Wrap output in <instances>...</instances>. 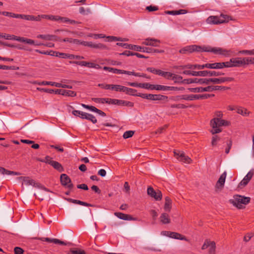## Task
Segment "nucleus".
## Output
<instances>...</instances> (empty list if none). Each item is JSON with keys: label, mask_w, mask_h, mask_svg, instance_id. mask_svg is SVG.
<instances>
[{"label": "nucleus", "mask_w": 254, "mask_h": 254, "mask_svg": "<svg viewBox=\"0 0 254 254\" xmlns=\"http://www.w3.org/2000/svg\"><path fill=\"white\" fill-rule=\"evenodd\" d=\"M19 68L18 67L15 68L14 66H7L4 65H1L0 64V69H4V70H14V69H18Z\"/></svg>", "instance_id": "6e6d98bb"}, {"label": "nucleus", "mask_w": 254, "mask_h": 254, "mask_svg": "<svg viewBox=\"0 0 254 254\" xmlns=\"http://www.w3.org/2000/svg\"><path fill=\"white\" fill-rule=\"evenodd\" d=\"M127 47H125L126 49H129L132 50H134L138 52H142L147 53L149 52L148 50H150V48L146 47H141L140 46H137L134 45H126Z\"/></svg>", "instance_id": "a211bd4d"}, {"label": "nucleus", "mask_w": 254, "mask_h": 254, "mask_svg": "<svg viewBox=\"0 0 254 254\" xmlns=\"http://www.w3.org/2000/svg\"><path fill=\"white\" fill-rule=\"evenodd\" d=\"M136 90L134 89L128 88L124 86V89H123V92H125L127 94L130 95H133Z\"/></svg>", "instance_id": "c03bdc74"}, {"label": "nucleus", "mask_w": 254, "mask_h": 254, "mask_svg": "<svg viewBox=\"0 0 254 254\" xmlns=\"http://www.w3.org/2000/svg\"><path fill=\"white\" fill-rule=\"evenodd\" d=\"M14 252L15 254H23L24 251L20 247H15Z\"/></svg>", "instance_id": "774afa93"}, {"label": "nucleus", "mask_w": 254, "mask_h": 254, "mask_svg": "<svg viewBox=\"0 0 254 254\" xmlns=\"http://www.w3.org/2000/svg\"><path fill=\"white\" fill-rule=\"evenodd\" d=\"M146 9L149 12H151L158 10V7L157 6L149 5L146 7Z\"/></svg>", "instance_id": "052dcab7"}, {"label": "nucleus", "mask_w": 254, "mask_h": 254, "mask_svg": "<svg viewBox=\"0 0 254 254\" xmlns=\"http://www.w3.org/2000/svg\"><path fill=\"white\" fill-rule=\"evenodd\" d=\"M174 74V73H171L170 72L162 71L161 76L167 79L172 80Z\"/></svg>", "instance_id": "79ce46f5"}, {"label": "nucleus", "mask_w": 254, "mask_h": 254, "mask_svg": "<svg viewBox=\"0 0 254 254\" xmlns=\"http://www.w3.org/2000/svg\"><path fill=\"white\" fill-rule=\"evenodd\" d=\"M204 47H200L195 45L187 46L179 50V53L182 54H187L193 52H204Z\"/></svg>", "instance_id": "423d86ee"}, {"label": "nucleus", "mask_w": 254, "mask_h": 254, "mask_svg": "<svg viewBox=\"0 0 254 254\" xmlns=\"http://www.w3.org/2000/svg\"><path fill=\"white\" fill-rule=\"evenodd\" d=\"M141 88H145V89H151V90H154V84H151L150 83H141Z\"/></svg>", "instance_id": "a18cd8bd"}, {"label": "nucleus", "mask_w": 254, "mask_h": 254, "mask_svg": "<svg viewBox=\"0 0 254 254\" xmlns=\"http://www.w3.org/2000/svg\"><path fill=\"white\" fill-rule=\"evenodd\" d=\"M165 199V202L164 204V209L166 211L170 212L172 207V200L168 196L166 197Z\"/></svg>", "instance_id": "cd10ccee"}, {"label": "nucleus", "mask_w": 254, "mask_h": 254, "mask_svg": "<svg viewBox=\"0 0 254 254\" xmlns=\"http://www.w3.org/2000/svg\"><path fill=\"white\" fill-rule=\"evenodd\" d=\"M229 16L221 14L219 16H210L206 19V22L210 24H218L227 22L229 21Z\"/></svg>", "instance_id": "20e7f679"}, {"label": "nucleus", "mask_w": 254, "mask_h": 254, "mask_svg": "<svg viewBox=\"0 0 254 254\" xmlns=\"http://www.w3.org/2000/svg\"><path fill=\"white\" fill-rule=\"evenodd\" d=\"M37 90L39 91H43L45 92H47V93H52L54 92V90H53V89L42 88H40V87H37Z\"/></svg>", "instance_id": "69168bd1"}, {"label": "nucleus", "mask_w": 254, "mask_h": 254, "mask_svg": "<svg viewBox=\"0 0 254 254\" xmlns=\"http://www.w3.org/2000/svg\"><path fill=\"white\" fill-rule=\"evenodd\" d=\"M134 134V131L132 130L126 131L123 134V137L125 139L131 137Z\"/></svg>", "instance_id": "4d7b16f0"}, {"label": "nucleus", "mask_w": 254, "mask_h": 254, "mask_svg": "<svg viewBox=\"0 0 254 254\" xmlns=\"http://www.w3.org/2000/svg\"><path fill=\"white\" fill-rule=\"evenodd\" d=\"M70 63L82 66H87L90 68H94L96 69H100L101 68L100 65L98 64H94L93 63L87 62L85 61L81 62H70Z\"/></svg>", "instance_id": "4468645a"}, {"label": "nucleus", "mask_w": 254, "mask_h": 254, "mask_svg": "<svg viewBox=\"0 0 254 254\" xmlns=\"http://www.w3.org/2000/svg\"><path fill=\"white\" fill-rule=\"evenodd\" d=\"M147 193L156 200H160L162 198V193L160 190L155 191L152 187L147 189Z\"/></svg>", "instance_id": "dca6fc26"}, {"label": "nucleus", "mask_w": 254, "mask_h": 254, "mask_svg": "<svg viewBox=\"0 0 254 254\" xmlns=\"http://www.w3.org/2000/svg\"><path fill=\"white\" fill-rule=\"evenodd\" d=\"M85 46H88L95 49H105L106 47L102 44H94L91 42L84 43Z\"/></svg>", "instance_id": "4be33fe9"}, {"label": "nucleus", "mask_w": 254, "mask_h": 254, "mask_svg": "<svg viewBox=\"0 0 254 254\" xmlns=\"http://www.w3.org/2000/svg\"><path fill=\"white\" fill-rule=\"evenodd\" d=\"M180 73H183L188 75H192L194 76H209L210 71L203 70L196 71L194 70H184L182 72L179 71Z\"/></svg>", "instance_id": "1a4fd4ad"}, {"label": "nucleus", "mask_w": 254, "mask_h": 254, "mask_svg": "<svg viewBox=\"0 0 254 254\" xmlns=\"http://www.w3.org/2000/svg\"><path fill=\"white\" fill-rule=\"evenodd\" d=\"M239 53L248 55H254V49L252 50H242L240 51Z\"/></svg>", "instance_id": "bf43d9fd"}, {"label": "nucleus", "mask_w": 254, "mask_h": 254, "mask_svg": "<svg viewBox=\"0 0 254 254\" xmlns=\"http://www.w3.org/2000/svg\"><path fill=\"white\" fill-rule=\"evenodd\" d=\"M245 66L249 64H254V58L246 57L244 58Z\"/></svg>", "instance_id": "49530a36"}, {"label": "nucleus", "mask_w": 254, "mask_h": 254, "mask_svg": "<svg viewBox=\"0 0 254 254\" xmlns=\"http://www.w3.org/2000/svg\"><path fill=\"white\" fill-rule=\"evenodd\" d=\"M160 220L163 224H167L171 222V219L169 215L166 213H163L161 214Z\"/></svg>", "instance_id": "b1692460"}, {"label": "nucleus", "mask_w": 254, "mask_h": 254, "mask_svg": "<svg viewBox=\"0 0 254 254\" xmlns=\"http://www.w3.org/2000/svg\"><path fill=\"white\" fill-rule=\"evenodd\" d=\"M105 103L111 105H123L128 107H132L133 106V104L131 102L108 98H106Z\"/></svg>", "instance_id": "0eeeda50"}, {"label": "nucleus", "mask_w": 254, "mask_h": 254, "mask_svg": "<svg viewBox=\"0 0 254 254\" xmlns=\"http://www.w3.org/2000/svg\"><path fill=\"white\" fill-rule=\"evenodd\" d=\"M224 73L222 72H220V71H210V72H209V76H219V75H223Z\"/></svg>", "instance_id": "e2e57ef3"}, {"label": "nucleus", "mask_w": 254, "mask_h": 254, "mask_svg": "<svg viewBox=\"0 0 254 254\" xmlns=\"http://www.w3.org/2000/svg\"><path fill=\"white\" fill-rule=\"evenodd\" d=\"M211 83L215 84H221L224 82H230L233 81L234 78L231 77H220L218 78H210Z\"/></svg>", "instance_id": "f8f14e48"}, {"label": "nucleus", "mask_w": 254, "mask_h": 254, "mask_svg": "<svg viewBox=\"0 0 254 254\" xmlns=\"http://www.w3.org/2000/svg\"><path fill=\"white\" fill-rule=\"evenodd\" d=\"M254 175V173L252 171H250L246 175L243 179L241 181L239 184L240 186H245L250 181Z\"/></svg>", "instance_id": "412c9836"}, {"label": "nucleus", "mask_w": 254, "mask_h": 254, "mask_svg": "<svg viewBox=\"0 0 254 254\" xmlns=\"http://www.w3.org/2000/svg\"><path fill=\"white\" fill-rule=\"evenodd\" d=\"M213 69H221L224 67H228L229 64L227 62L222 63H213Z\"/></svg>", "instance_id": "bb28decb"}, {"label": "nucleus", "mask_w": 254, "mask_h": 254, "mask_svg": "<svg viewBox=\"0 0 254 254\" xmlns=\"http://www.w3.org/2000/svg\"><path fill=\"white\" fill-rule=\"evenodd\" d=\"M72 114L77 117H79L81 118V119H84V117L86 116V113L83 112L82 111H78V110H73L72 112Z\"/></svg>", "instance_id": "ea45409f"}, {"label": "nucleus", "mask_w": 254, "mask_h": 254, "mask_svg": "<svg viewBox=\"0 0 254 254\" xmlns=\"http://www.w3.org/2000/svg\"><path fill=\"white\" fill-rule=\"evenodd\" d=\"M62 95L66 97H74L76 95V93L73 91L63 89Z\"/></svg>", "instance_id": "f704fd0d"}, {"label": "nucleus", "mask_w": 254, "mask_h": 254, "mask_svg": "<svg viewBox=\"0 0 254 254\" xmlns=\"http://www.w3.org/2000/svg\"><path fill=\"white\" fill-rule=\"evenodd\" d=\"M160 43V40L154 38H147L142 42L143 45L153 47H158Z\"/></svg>", "instance_id": "6ab92c4d"}, {"label": "nucleus", "mask_w": 254, "mask_h": 254, "mask_svg": "<svg viewBox=\"0 0 254 254\" xmlns=\"http://www.w3.org/2000/svg\"><path fill=\"white\" fill-rule=\"evenodd\" d=\"M207 86L206 87H202V92H212L213 90V86L207 85Z\"/></svg>", "instance_id": "864d4df0"}, {"label": "nucleus", "mask_w": 254, "mask_h": 254, "mask_svg": "<svg viewBox=\"0 0 254 254\" xmlns=\"http://www.w3.org/2000/svg\"><path fill=\"white\" fill-rule=\"evenodd\" d=\"M23 183L26 186H32L34 187H35L36 184L34 180L30 179L28 178H24Z\"/></svg>", "instance_id": "c9c22d12"}, {"label": "nucleus", "mask_w": 254, "mask_h": 254, "mask_svg": "<svg viewBox=\"0 0 254 254\" xmlns=\"http://www.w3.org/2000/svg\"><path fill=\"white\" fill-rule=\"evenodd\" d=\"M92 100L96 103L105 104L106 98H93Z\"/></svg>", "instance_id": "09e8293b"}, {"label": "nucleus", "mask_w": 254, "mask_h": 254, "mask_svg": "<svg viewBox=\"0 0 254 254\" xmlns=\"http://www.w3.org/2000/svg\"><path fill=\"white\" fill-rule=\"evenodd\" d=\"M103 69L105 70L108 71L109 72H112L114 73H116V74H121V73L122 72V70H121V69H119L117 68H115L108 67V66H104L103 67Z\"/></svg>", "instance_id": "2f4dec72"}, {"label": "nucleus", "mask_w": 254, "mask_h": 254, "mask_svg": "<svg viewBox=\"0 0 254 254\" xmlns=\"http://www.w3.org/2000/svg\"><path fill=\"white\" fill-rule=\"evenodd\" d=\"M110 85L111 84L99 83L98 84V86L103 89L109 90L110 89Z\"/></svg>", "instance_id": "338daca9"}, {"label": "nucleus", "mask_w": 254, "mask_h": 254, "mask_svg": "<svg viewBox=\"0 0 254 254\" xmlns=\"http://www.w3.org/2000/svg\"><path fill=\"white\" fill-rule=\"evenodd\" d=\"M174 69H178L179 70H194L195 69H202L205 68L204 64H187L185 65L174 66L173 67Z\"/></svg>", "instance_id": "39448f33"}, {"label": "nucleus", "mask_w": 254, "mask_h": 254, "mask_svg": "<svg viewBox=\"0 0 254 254\" xmlns=\"http://www.w3.org/2000/svg\"><path fill=\"white\" fill-rule=\"evenodd\" d=\"M70 253L71 254H85L84 251L78 249H70Z\"/></svg>", "instance_id": "8fccbe9b"}, {"label": "nucleus", "mask_w": 254, "mask_h": 254, "mask_svg": "<svg viewBox=\"0 0 254 254\" xmlns=\"http://www.w3.org/2000/svg\"><path fill=\"white\" fill-rule=\"evenodd\" d=\"M37 37L38 38L44 39L46 40H55L56 37L54 35H38Z\"/></svg>", "instance_id": "c756f323"}, {"label": "nucleus", "mask_w": 254, "mask_h": 254, "mask_svg": "<svg viewBox=\"0 0 254 254\" xmlns=\"http://www.w3.org/2000/svg\"><path fill=\"white\" fill-rule=\"evenodd\" d=\"M36 239L40 240L42 241H46L49 243H53L55 244H59L61 245H70V243H65L64 241H61L58 239H51L49 238H35Z\"/></svg>", "instance_id": "f3484780"}, {"label": "nucleus", "mask_w": 254, "mask_h": 254, "mask_svg": "<svg viewBox=\"0 0 254 254\" xmlns=\"http://www.w3.org/2000/svg\"><path fill=\"white\" fill-rule=\"evenodd\" d=\"M199 81L200 85H209L211 83L210 78H199Z\"/></svg>", "instance_id": "de8ad7c7"}, {"label": "nucleus", "mask_w": 254, "mask_h": 254, "mask_svg": "<svg viewBox=\"0 0 254 254\" xmlns=\"http://www.w3.org/2000/svg\"><path fill=\"white\" fill-rule=\"evenodd\" d=\"M110 89L117 92H123V89H124V86L120 85L111 84Z\"/></svg>", "instance_id": "4c0bfd02"}, {"label": "nucleus", "mask_w": 254, "mask_h": 254, "mask_svg": "<svg viewBox=\"0 0 254 254\" xmlns=\"http://www.w3.org/2000/svg\"><path fill=\"white\" fill-rule=\"evenodd\" d=\"M52 21H59L61 23H63V20H66L64 17H61L58 15H50L49 19Z\"/></svg>", "instance_id": "72a5a7b5"}, {"label": "nucleus", "mask_w": 254, "mask_h": 254, "mask_svg": "<svg viewBox=\"0 0 254 254\" xmlns=\"http://www.w3.org/2000/svg\"><path fill=\"white\" fill-rule=\"evenodd\" d=\"M166 13L168 14L176 15L185 14L187 13V10L185 9H180L179 10L167 11Z\"/></svg>", "instance_id": "7c9ffc66"}, {"label": "nucleus", "mask_w": 254, "mask_h": 254, "mask_svg": "<svg viewBox=\"0 0 254 254\" xmlns=\"http://www.w3.org/2000/svg\"><path fill=\"white\" fill-rule=\"evenodd\" d=\"M85 115L86 116L84 117V119L90 121L93 124H96L97 123V120L95 117L93 115L86 113Z\"/></svg>", "instance_id": "58836bf2"}, {"label": "nucleus", "mask_w": 254, "mask_h": 254, "mask_svg": "<svg viewBox=\"0 0 254 254\" xmlns=\"http://www.w3.org/2000/svg\"><path fill=\"white\" fill-rule=\"evenodd\" d=\"M251 198L249 197L235 195L232 199L229 200L230 203L239 209L244 208V205L248 204L250 201Z\"/></svg>", "instance_id": "f03ea898"}, {"label": "nucleus", "mask_w": 254, "mask_h": 254, "mask_svg": "<svg viewBox=\"0 0 254 254\" xmlns=\"http://www.w3.org/2000/svg\"><path fill=\"white\" fill-rule=\"evenodd\" d=\"M227 63L229 64V65H230V66H228V67L245 66L244 58H233L230 59V61L227 62Z\"/></svg>", "instance_id": "6e6552de"}, {"label": "nucleus", "mask_w": 254, "mask_h": 254, "mask_svg": "<svg viewBox=\"0 0 254 254\" xmlns=\"http://www.w3.org/2000/svg\"><path fill=\"white\" fill-rule=\"evenodd\" d=\"M230 123L227 121L222 119H218V118H213L210 122L212 129L211 132L212 134L218 133L221 132L222 130L220 128L222 126H229Z\"/></svg>", "instance_id": "7ed1b4c3"}, {"label": "nucleus", "mask_w": 254, "mask_h": 254, "mask_svg": "<svg viewBox=\"0 0 254 254\" xmlns=\"http://www.w3.org/2000/svg\"><path fill=\"white\" fill-rule=\"evenodd\" d=\"M147 97V99L150 100H163L167 99V96L161 95L148 94Z\"/></svg>", "instance_id": "5701e85b"}, {"label": "nucleus", "mask_w": 254, "mask_h": 254, "mask_svg": "<svg viewBox=\"0 0 254 254\" xmlns=\"http://www.w3.org/2000/svg\"><path fill=\"white\" fill-rule=\"evenodd\" d=\"M169 237L173 238L177 240H185V241H188L186 237L184 236L183 235L176 232H171L170 235H169Z\"/></svg>", "instance_id": "a878e982"}, {"label": "nucleus", "mask_w": 254, "mask_h": 254, "mask_svg": "<svg viewBox=\"0 0 254 254\" xmlns=\"http://www.w3.org/2000/svg\"><path fill=\"white\" fill-rule=\"evenodd\" d=\"M51 163H52L51 166H53L55 169H56L58 171L61 172L64 171V168H63V166L58 162L54 161L53 162H51Z\"/></svg>", "instance_id": "473e14b6"}, {"label": "nucleus", "mask_w": 254, "mask_h": 254, "mask_svg": "<svg viewBox=\"0 0 254 254\" xmlns=\"http://www.w3.org/2000/svg\"><path fill=\"white\" fill-rule=\"evenodd\" d=\"M39 161H40L41 162H45V163H46L47 164H49L50 165H51L52 164V163L51 162H53L54 160H52V158L49 156H47L44 159H40L39 160Z\"/></svg>", "instance_id": "5fc2aeb1"}, {"label": "nucleus", "mask_w": 254, "mask_h": 254, "mask_svg": "<svg viewBox=\"0 0 254 254\" xmlns=\"http://www.w3.org/2000/svg\"><path fill=\"white\" fill-rule=\"evenodd\" d=\"M42 84L44 85H51L53 86H55L58 87V83L55 82H51V81H42Z\"/></svg>", "instance_id": "13d9d810"}, {"label": "nucleus", "mask_w": 254, "mask_h": 254, "mask_svg": "<svg viewBox=\"0 0 254 254\" xmlns=\"http://www.w3.org/2000/svg\"><path fill=\"white\" fill-rule=\"evenodd\" d=\"M188 90L191 92L193 93H201L202 92V87H196L194 88H189Z\"/></svg>", "instance_id": "603ef678"}, {"label": "nucleus", "mask_w": 254, "mask_h": 254, "mask_svg": "<svg viewBox=\"0 0 254 254\" xmlns=\"http://www.w3.org/2000/svg\"><path fill=\"white\" fill-rule=\"evenodd\" d=\"M35 52L37 53L41 54L49 55L59 57V58H63V59H68V56H69V54L61 53V52H48V51H47V52L41 51L39 50H36Z\"/></svg>", "instance_id": "9b49d317"}, {"label": "nucleus", "mask_w": 254, "mask_h": 254, "mask_svg": "<svg viewBox=\"0 0 254 254\" xmlns=\"http://www.w3.org/2000/svg\"><path fill=\"white\" fill-rule=\"evenodd\" d=\"M60 179L61 183L63 186L69 189H71L73 188V184L71 183L70 179L66 174H62Z\"/></svg>", "instance_id": "2eb2a0df"}, {"label": "nucleus", "mask_w": 254, "mask_h": 254, "mask_svg": "<svg viewBox=\"0 0 254 254\" xmlns=\"http://www.w3.org/2000/svg\"><path fill=\"white\" fill-rule=\"evenodd\" d=\"M68 59H70V60H73V59L80 60V59H83L84 57L82 56H77V55H72V54H69Z\"/></svg>", "instance_id": "680f3d73"}, {"label": "nucleus", "mask_w": 254, "mask_h": 254, "mask_svg": "<svg viewBox=\"0 0 254 254\" xmlns=\"http://www.w3.org/2000/svg\"><path fill=\"white\" fill-rule=\"evenodd\" d=\"M147 70L150 72H152L154 74H157V75H161V76L162 72V70H161L160 69H155V68H153V67H148L147 68Z\"/></svg>", "instance_id": "37998d69"}, {"label": "nucleus", "mask_w": 254, "mask_h": 254, "mask_svg": "<svg viewBox=\"0 0 254 254\" xmlns=\"http://www.w3.org/2000/svg\"><path fill=\"white\" fill-rule=\"evenodd\" d=\"M39 19L38 17L32 15H25L23 14L22 19L29 20V21H37Z\"/></svg>", "instance_id": "e433bc0d"}, {"label": "nucleus", "mask_w": 254, "mask_h": 254, "mask_svg": "<svg viewBox=\"0 0 254 254\" xmlns=\"http://www.w3.org/2000/svg\"><path fill=\"white\" fill-rule=\"evenodd\" d=\"M183 77L178 74H174L172 80H173L175 83H183Z\"/></svg>", "instance_id": "a19ab883"}, {"label": "nucleus", "mask_w": 254, "mask_h": 254, "mask_svg": "<svg viewBox=\"0 0 254 254\" xmlns=\"http://www.w3.org/2000/svg\"><path fill=\"white\" fill-rule=\"evenodd\" d=\"M203 51L211 52L225 57L236 55V53L232 49H226L220 47H204Z\"/></svg>", "instance_id": "f257e3e1"}, {"label": "nucleus", "mask_w": 254, "mask_h": 254, "mask_svg": "<svg viewBox=\"0 0 254 254\" xmlns=\"http://www.w3.org/2000/svg\"><path fill=\"white\" fill-rule=\"evenodd\" d=\"M175 87L173 86H168L159 84H155L154 87V90H161V91H169L174 90Z\"/></svg>", "instance_id": "393cba45"}, {"label": "nucleus", "mask_w": 254, "mask_h": 254, "mask_svg": "<svg viewBox=\"0 0 254 254\" xmlns=\"http://www.w3.org/2000/svg\"><path fill=\"white\" fill-rule=\"evenodd\" d=\"M114 215L118 218L124 220H136V218L133 217L130 215L124 214L121 212H115Z\"/></svg>", "instance_id": "aec40b11"}, {"label": "nucleus", "mask_w": 254, "mask_h": 254, "mask_svg": "<svg viewBox=\"0 0 254 254\" xmlns=\"http://www.w3.org/2000/svg\"><path fill=\"white\" fill-rule=\"evenodd\" d=\"M226 172H224L221 174L218 180L215 185V189L216 191H221L224 187L225 179L226 178Z\"/></svg>", "instance_id": "ddd939ff"}, {"label": "nucleus", "mask_w": 254, "mask_h": 254, "mask_svg": "<svg viewBox=\"0 0 254 254\" xmlns=\"http://www.w3.org/2000/svg\"><path fill=\"white\" fill-rule=\"evenodd\" d=\"M174 154L176 158L179 161L187 164H190L191 162V159L189 156H186L183 152L175 150Z\"/></svg>", "instance_id": "9d476101"}, {"label": "nucleus", "mask_w": 254, "mask_h": 254, "mask_svg": "<svg viewBox=\"0 0 254 254\" xmlns=\"http://www.w3.org/2000/svg\"><path fill=\"white\" fill-rule=\"evenodd\" d=\"M236 112L238 114H239L243 116H248L250 114L249 112L246 109L242 107H237Z\"/></svg>", "instance_id": "c85d7f7f"}, {"label": "nucleus", "mask_w": 254, "mask_h": 254, "mask_svg": "<svg viewBox=\"0 0 254 254\" xmlns=\"http://www.w3.org/2000/svg\"><path fill=\"white\" fill-rule=\"evenodd\" d=\"M64 19H65L66 20H63V23H69L71 24H75L78 23V22L76 21L73 20H70L68 18L64 17Z\"/></svg>", "instance_id": "0e129e2a"}, {"label": "nucleus", "mask_w": 254, "mask_h": 254, "mask_svg": "<svg viewBox=\"0 0 254 254\" xmlns=\"http://www.w3.org/2000/svg\"><path fill=\"white\" fill-rule=\"evenodd\" d=\"M209 247V254L215 253V243L214 241H210Z\"/></svg>", "instance_id": "3c124183"}]
</instances>
